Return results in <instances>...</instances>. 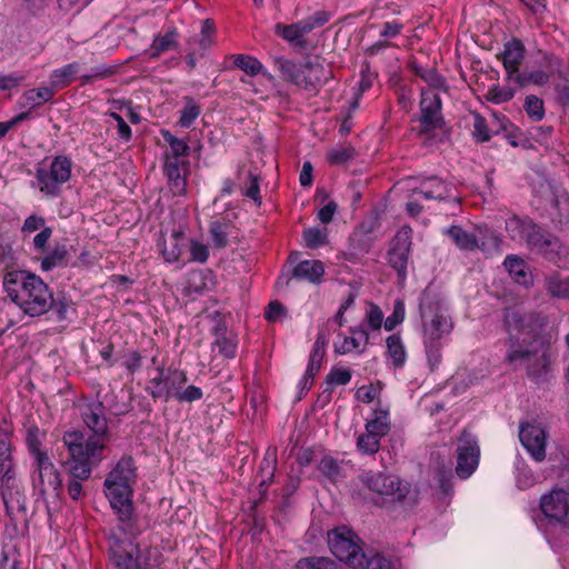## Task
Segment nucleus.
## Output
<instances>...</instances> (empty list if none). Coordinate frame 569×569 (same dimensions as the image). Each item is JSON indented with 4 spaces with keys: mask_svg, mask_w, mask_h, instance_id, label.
Returning <instances> with one entry per match:
<instances>
[{
    "mask_svg": "<svg viewBox=\"0 0 569 569\" xmlns=\"http://www.w3.org/2000/svg\"><path fill=\"white\" fill-rule=\"evenodd\" d=\"M545 244L546 247L542 248L539 253L550 261L560 262L569 254V249L553 234L548 238V241L545 242Z\"/></svg>",
    "mask_w": 569,
    "mask_h": 569,
    "instance_id": "obj_39",
    "label": "nucleus"
},
{
    "mask_svg": "<svg viewBox=\"0 0 569 569\" xmlns=\"http://www.w3.org/2000/svg\"><path fill=\"white\" fill-rule=\"evenodd\" d=\"M519 438L522 446L536 461L546 458V431L540 425L526 423L520 426Z\"/></svg>",
    "mask_w": 569,
    "mask_h": 569,
    "instance_id": "obj_18",
    "label": "nucleus"
},
{
    "mask_svg": "<svg viewBox=\"0 0 569 569\" xmlns=\"http://www.w3.org/2000/svg\"><path fill=\"white\" fill-rule=\"evenodd\" d=\"M305 244L309 249H317L328 241L327 229L317 227L308 228L303 231Z\"/></svg>",
    "mask_w": 569,
    "mask_h": 569,
    "instance_id": "obj_49",
    "label": "nucleus"
},
{
    "mask_svg": "<svg viewBox=\"0 0 569 569\" xmlns=\"http://www.w3.org/2000/svg\"><path fill=\"white\" fill-rule=\"evenodd\" d=\"M259 182V176L250 171L248 173V184L242 190V194L252 199L257 204L261 203Z\"/></svg>",
    "mask_w": 569,
    "mask_h": 569,
    "instance_id": "obj_63",
    "label": "nucleus"
},
{
    "mask_svg": "<svg viewBox=\"0 0 569 569\" xmlns=\"http://www.w3.org/2000/svg\"><path fill=\"white\" fill-rule=\"evenodd\" d=\"M411 233L410 227H402L391 241V247L388 252V263L397 271L401 281L407 277V266L411 249Z\"/></svg>",
    "mask_w": 569,
    "mask_h": 569,
    "instance_id": "obj_14",
    "label": "nucleus"
},
{
    "mask_svg": "<svg viewBox=\"0 0 569 569\" xmlns=\"http://www.w3.org/2000/svg\"><path fill=\"white\" fill-rule=\"evenodd\" d=\"M421 336L426 357L431 370L442 360L443 340L453 330V321L446 306L433 295L425 291L420 300Z\"/></svg>",
    "mask_w": 569,
    "mask_h": 569,
    "instance_id": "obj_2",
    "label": "nucleus"
},
{
    "mask_svg": "<svg viewBox=\"0 0 569 569\" xmlns=\"http://www.w3.org/2000/svg\"><path fill=\"white\" fill-rule=\"evenodd\" d=\"M416 192L427 200H443L450 196V186L439 178H429Z\"/></svg>",
    "mask_w": 569,
    "mask_h": 569,
    "instance_id": "obj_30",
    "label": "nucleus"
},
{
    "mask_svg": "<svg viewBox=\"0 0 569 569\" xmlns=\"http://www.w3.org/2000/svg\"><path fill=\"white\" fill-rule=\"evenodd\" d=\"M162 136L170 146V149L172 151L171 157H177L180 159L181 156H186L189 152V146L186 141L176 138L173 134H171L169 131H163Z\"/></svg>",
    "mask_w": 569,
    "mask_h": 569,
    "instance_id": "obj_61",
    "label": "nucleus"
},
{
    "mask_svg": "<svg viewBox=\"0 0 569 569\" xmlns=\"http://www.w3.org/2000/svg\"><path fill=\"white\" fill-rule=\"evenodd\" d=\"M420 129L419 133H429L440 127L441 100L432 90H422L420 100Z\"/></svg>",
    "mask_w": 569,
    "mask_h": 569,
    "instance_id": "obj_17",
    "label": "nucleus"
},
{
    "mask_svg": "<svg viewBox=\"0 0 569 569\" xmlns=\"http://www.w3.org/2000/svg\"><path fill=\"white\" fill-rule=\"evenodd\" d=\"M68 249L64 244H57L52 251L47 254L42 261L41 267L43 270H51L57 267L67 264Z\"/></svg>",
    "mask_w": 569,
    "mask_h": 569,
    "instance_id": "obj_42",
    "label": "nucleus"
},
{
    "mask_svg": "<svg viewBox=\"0 0 569 569\" xmlns=\"http://www.w3.org/2000/svg\"><path fill=\"white\" fill-rule=\"evenodd\" d=\"M82 420L86 426L92 431V435L87 436L81 431H69L63 436V443L68 436H80L81 449L83 452L89 453L91 458H104L103 451L107 443L108 422L104 415V407L100 401L88 403L82 412Z\"/></svg>",
    "mask_w": 569,
    "mask_h": 569,
    "instance_id": "obj_5",
    "label": "nucleus"
},
{
    "mask_svg": "<svg viewBox=\"0 0 569 569\" xmlns=\"http://www.w3.org/2000/svg\"><path fill=\"white\" fill-rule=\"evenodd\" d=\"M387 359L396 369L402 368L407 361V349L399 333H393L386 339Z\"/></svg>",
    "mask_w": 569,
    "mask_h": 569,
    "instance_id": "obj_29",
    "label": "nucleus"
},
{
    "mask_svg": "<svg viewBox=\"0 0 569 569\" xmlns=\"http://www.w3.org/2000/svg\"><path fill=\"white\" fill-rule=\"evenodd\" d=\"M177 33L174 31L167 32L163 36L154 38L151 49V57H159L162 52L168 51L176 47Z\"/></svg>",
    "mask_w": 569,
    "mask_h": 569,
    "instance_id": "obj_50",
    "label": "nucleus"
},
{
    "mask_svg": "<svg viewBox=\"0 0 569 569\" xmlns=\"http://www.w3.org/2000/svg\"><path fill=\"white\" fill-rule=\"evenodd\" d=\"M456 457L457 466L455 472L459 479L466 480L477 470L480 460L478 439L466 429L458 438Z\"/></svg>",
    "mask_w": 569,
    "mask_h": 569,
    "instance_id": "obj_12",
    "label": "nucleus"
},
{
    "mask_svg": "<svg viewBox=\"0 0 569 569\" xmlns=\"http://www.w3.org/2000/svg\"><path fill=\"white\" fill-rule=\"evenodd\" d=\"M551 233L542 230L539 226L533 222V228H530V231L527 236L526 243L533 250L540 252L542 248L546 247L545 242L548 241V238Z\"/></svg>",
    "mask_w": 569,
    "mask_h": 569,
    "instance_id": "obj_53",
    "label": "nucleus"
},
{
    "mask_svg": "<svg viewBox=\"0 0 569 569\" xmlns=\"http://www.w3.org/2000/svg\"><path fill=\"white\" fill-rule=\"evenodd\" d=\"M361 559V566L355 569H393L395 567V561L391 558L379 552L371 556L362 552Z\"/></svg>",
    "mask_w": 569,
    "mask_h": 569,
    "instance_id": "obj_41",
    "label": "nucleus"
},
{
    "mask_svg": "<svg viewBox=\"0 0 569 569\" xmlns=\"http://www.w3.org/2000/svg\"><path fill=\"white\" fill-rule=\"evenodd\" d=\"M515 96V90L510 87L492 86L489 88L486 97L493 103H503L511 100Z\"/></svg>",
    "mask_w": 569,
    "mask_h": 569,
    "instance_id": "obj_59",
    "label": "nucleus"
},
{
    "mask_svg": "<svg viewBox=\"0 0 569 569\" xmlns=\"http://www.w3.org/2000/svg\"><path fill=\"white\" fill-rule=\"evenodd\" d=\"M158 246L166 262H176L181 257L184 236L180 231H173L168 238H163Z\"/></svg>",
    "mask_w": 569,
    "mask_h": 569,
    "instance_id": "obj_27",
    "label": "nucleus"
},
{
    "mask_svg": "<svg viewBox=\"0 0 569 569\" xmlns=\"http://www.w3.org/2000/svg\"><path fill=\"white\" fill-rule=\"evenodd\" d=\"M44 436L46 433L36 425H31L26 429V442L34 461L40 460L42 457H48L47 452L41 450V443Z\"/></svg>",
    "mask_w": 569,
    "mask_h": 569,
    "instance_id": "obj_36",
    "label": "nucleus"
},
{
    "mask_svg": "<svg viewBox=\"0 0 569 569\" xmlns=\"http://www.w3.org/2000/svg\"><path fill=\"white\" fill-rule=\"evenodd\" d=\"M452 470L449 466H438L436 468V479L445 497H450L453 492Z\"/></svg>",
    "mask_w": 569,
    "mask_h": 569,
    "instance_id": "obj_48",
    "label": "nucleus"
},
{
    "mask_svg": "<svg viewBox=\"0 0 569 569\" xmlns=\"http://www.w3.org/2000/svg\"><path fill=\"white\" fill-rule=\"evenodd\" d=\"M276 68L279 70L281 78L295 86L302 88L303 86V63L296 62L284 57H276L273 59Z\"/></svg>",
    "mask_w": 569,
    "mask_h": 569,
    "instance_id": "obj_25",
    "label": "nucleus"
},
{
    "mask_svg": "<svg viewBox=\"0 0 569 569\" xmlns=\"http://www.w3.org/2000/svg\"><path fill=\"white\" fill-rule=\"evenodd\" d=\"M473 137L485 142L490 140L491 134L495 133L493 124H488L487 120L479 113L473 114Z\"/></svg>",
    "mask_w": 569,
    "mask_h": 569,
    "instance_id": "obj_51",
    "label": "nucleus"
},
{
    "mask_svg": "<svg viewBox=\"0 0 569 569\" xmlns=\"http://www.w3.org/2000/svg\"><path fill=\"white\" fill-rule=\"evenodd\" d=\"M218 349V352L226 359H232L236 356V342L233 339L226 336H219L214 343L213 350Z\"/></svg>",
    "mask_w": 569,
    "mask_h": 569,
    "instance_id": "obj_62",
    "label": "nucleus"
},
{
    "mask_svg": "<svg viewBox=\"0 0 569 569\" xmlns=\"http://www.w3.org/2000/svg\"><path fill=\"white\" fill-rule=\"evenodd\" d=\"M328 545L331 552L340 561L352 568L361 566L362 548L359 537L346 527H339L328 533Z\"/></svg>",
    "mask_w": 569,
    "mask_h": 569,
    "instance_id": "obj_8",
    "label": "nucleus"
},
{
    "mask_svg": "<svg viewBox=\"0 0 569 569\" xmlns=\"http://www.w3.org/2000/svg\"><path fill=\"white\" fill-rule=\"evenodd\" d=\"M209 233L214 248L223 249L237 238V231L231 221L227 219L214 220L209 226Z\"/></svg>",
    "mask_w": 569,
    "mask_h": 569,
    "instance_id": "obj_23",
    "label": "nucleus"
},
{
    "mask_svg": "<svg viewBox=\"0 0 569 569\" xmlns=\"http://www.w3.org/2000/svg\"><path fill=\"white\" fill-rule=\"evenodd\" d=\"M525 110L531 120L540 121L545 116L543 101L537 96H528L525 101Z\"/></svg>",
    "mask_w": 569,
    "mask_h": 569,
    "instance_id": "obj_57",
    "label": "nucleus"
},
{
    "mask_svg": "<svg viewBox=\"0 0 569 569\" xmlns=\"http://www.w3.org/2000/svg\"><path fill=\"white\" fill-rule=\"evenodd\" d=\"M6 477H16L11 459V443L8 432L0 433V480Z\"/></svg>",
    "mask_w": 569,
    "mask_h": 569,
    "instance_id": "obj_35",
    "label": "nucleus"
},
{
    "mask_svg": "<svg viewBox=\"0 0 569 569\" xmlns=\"http://www.w3.org/2000/svg\"><path fill=\"white\" fill-rule=\"evenodd\" d=\"M546 290L552 297L569 299V277L551 274L546 278Z\"/></svg>",
    "mask_w": 569,
    "mask_h": 569,
    "instance_id": "obj_40",
    "label": "nucleus"
},
{
    "mask_svg": "<svg viewBox=\"0 0 569 569\" xmlns=\"http://www.w3.org/2000/svg\"><path fill=\"white\" fill-rule=\"evenodd\" d=\"M214 286L213 274L209 270L192 271L188 276L186 289L189 293H204Z\"/></svg>",
    "mask_w": 569,
    "mask_h": 569,
    "instance_id": "obj_31",
    "label": "nucleus"
},
{
    "mask_svg": "<svg viewBox=\"0 0 569 569\" xmlns=\"http://www.w3.org/2000/svg\"><path fill=\"white\" fill-rule=\"evenodd\" d=\"M2 499L7 513L17 520L27 517V496L20 481L16 477H6L0 483Z\"/></svg>",
    "mask_w": 569,
    "mask_h": 569,
    "instance_id": "obj_15",
    "label": "nucleus"
},
{
    "mask_svg": "<svg viewBox=\"0 0 569 569\" xmlns=\"http://www.w3.org/2000/svg\"><path fill=\"white\" fill-rule=\"evenodd\" d=\"M80 72V64L78 62L68 63L59 69H56L50 74V83L52 88H64L70 84Z\"/></svg>",
    "mask_w": 569,
    "mask_h": 569,
    "instance_id": "obj_34",
    "label": "nucleus"
},
{
    "mask_svg": "<svg viewBox=\"0 0 569 569\" xmlns=\"http://www.w3.org/2000/svg\"><path fill=\"white\" fill-rule=\"evenodd\" d=\"M387 409H376L375 417L366 423V431L379 438L385 437L390 430Z\"/></svg>",
    "mask_w": 569,
    "mask_h": 569,
    "instance_id": "obj_38",
    "label": "nucleus"
},
{
    "mask_svg": "<svg viewBox=\"0 0 569 569\" xmlns=\"http://www.w3.org/2000/svg\"><path fill=\"white\" fill-rule=\"evenodd\" d=\"M188 164L187 161L177 157H167L166 159L164 172L173 196H184L187 193Z\"/></svg>",
    "mask_w": 569,
    "mask_h": 569,
    "instance_id": "obj_20",
    "label": "nucleus"
},
{
    "mask_svg": "<svg viewBox=\"0 0 569 569\" xmlns=\"http://www.w3.org/2000/svg\"><path fill=\"white\" fill-rule=\"evenodd\" d=\"M54 96L52 87H40L26 91L22 96L23 106L30 109L40 107L50 101Z\"/></svg>",
    "mask_w": 569,
    "mask_h": 569,
    "instance_id": "obj_37",
    "label": "nucleus"
},
{
    "mask_svg": "<svg viewBox=\"0 0 569 569\" xmlns=\"http://www.w3.org/2000/svg\"><path fill=\"white\" fill-rule=\"evenodd\" d=\"M136 467L131 457H122L104 480V492L119 520L124 522L132 516V483Z\"/></svg>",
    "mask_w": 569,
    "mask_h": 569,
    "instance_id": "obj_4",
    "label": "nucleus"
},
{
    "mask_svg": "<svg viewBox=\"0 0 569 569\" xmlns=\"http://www.w3.org/2000/svg\"><path fill=\"white\" fill-rule=\"evenodd\" d=\"M199 114L200 107L192 99H187L186 106L180 111V126L183 128H189L199 117Z\"/></svg>",
    "mask_w": 569,
    "mask_h": 569,
    "instance_id": "obj_58",
    "label": "nucleus"
},
{
    "mask_svg": "<svg viewBox=\"0 0 569 569\" xmlns=\"http://www.w3.org/2000/svg\"><path fill=\"white\" fill-rule=\"evenodd\" d=\"M525 48L518 40H512L505 44L501 53L502 63L508 73V79L513 80L519 72V66L523 59Z\"/></svg>",
    "mask_w": 569,
    "mask_h": 569,
    "instance_id": "obj_22",
    "label": "nucleus"
},
{
    "mask_svg": "<svg viewBox=\"0 0 569 569\" xmlns=\"http://www.w3.org/2000/svg\"><path fill=\"white\" fill-rule=\"evenodd\" d=\"M365 321L371 330H379L381 326H385L383 312L377 306L371 303L366 312Z\"/></svg>",
    "mask_w": 569,
    "mask_h": 569,
    "instance_id": "obj_64",
    "label": "nucleus"
},
{
    "mask_svg": "<svg viewBox=\"0 0 569 569\" xmlns=\"http://www.w3.org/2000/svg\"><path fill=\"white\" fill-rule=\"evenodd\" d=\"M72 162L66 156H57L50 162H40L36 169L34 187L47 197L60 194L61 187L71 177Z\"/></svg>",
    "mask_w": 569,
    "mask_h": 569,
    "instance_id": "obj_7",
    "label": "nucleus"
},
{
    "mask_svg": "<svg viewBox=\"0 0 569 569\" xmlns=\"http://www.w3.org/2000/svg\"><path fill=\"white\" fill-rule=\"evenodd\" d=\"M503 264L516 282L526 287L531 284L532 277L528 272L527 264L522 259L517 256H508Z\"/></svg>",
    "mask_w": 569,
    "mask_h": 569,
    "instance_id": "obj_33",
    "label": "nucleus"
},
{
    "mask_svg": "<svg viewBox=\"0 0 569 569\" xmlns=\"http://www.w3.org/2000/svg\"><path fill=\"white\" fill-rule=\"evenodd\" d=\"M530 228L533 221L527 217L512 216L506 220V231L513 241H526Z\"/></svg>",
    "mask_w": 569,
    "mask_h": 569,
    "instance_id": "obj_32",
    "label": "nucleus"
},
{
    "mask_svg": "<svg viewBox=\"0 0 569 569\" xmlns=\"http://www.w3.org/2000/svg\"><path fill=\"white\" fill-rule=\"evenodd\" d=\"M318 470L332 482L343 477L341 463L332 457H323L318 465Z\"/></svg>",
    "mask_w": 569,
    "mask_h": 569,
    "instance_id": "obj_43",
    "label": "nucleus"
},
{
    "mask_svg": "<svg viewBox=\"0 0 569 569\" xmlns=\"http://www.w3.org/2000/svg\"><path fill=\"white\" fill-rule=\"evenodd\" d=\"M118 71L117 66L99 64L91 69L89 73L79 77L82 84H90L97 80L106 79Z\"/></svg>",
    "mask_w": 569,
    "mask_h": 569,
    "instance_id": "obj_46",
    "label": "nucleus"
},
{
    "mask_svg": "<svg viewBox=\"0 0 569 569\" xmlns=\"http://www.w3.org/2000/svg\"><path fill=\"white\" fill-rule=\"evenodd\" d=\"M332 78V70L320 57L308 58L303 62V86L307 91H317Z\"/></svg>",
    "mask_w": 569,
    "mask_h": 569,
    "instance_id": "obj_19",
    "label": "nucleus"
},
{
    "mask_svg": "<svg viewBox=\"0 0 569 569\" xmlns=\"http://www.w3.org/2000/svg\"><path fill=\"white\" fill-rule=\"evenodd\" d=\"M274 32L276 34H278L279 37H281L290 43H295L300 47L305 44L303 37L301 36L296 23L289 26L283 23H277L274 26Z\"/></svg>",
    "mask_w": 569,
    "mask_h": 569,
    "instance_id": "obj_47",
    "label": "nucleus"
},
{
    "mask_svg": "<svg viewBox=\"0 0 569 569\" xmlns=\"http://www.w3.org/2000/svg\"><path fill=\"white\" fill-rule=\"evenodd\" d=\"M233 63L236 67H238L249 76H257L259 73H263L262 63L254 57L246 54H236L233 56Z\"/></svg>",
    "mask_w": 569,
    "mask_h": 569,
    "instance_id": "obj_44",
    "label": "nucleus"
},
{
    "mask_svg": "<svg viewBox=\"0 0 569 569\" xmlns=\"http://www.w3.org/2000/svg\"><path fill=\"white\" fill-rule=\"evenodd\" d=\"M361 481L387 501H401L409 493V483L392 475L369 471L361 476Z\"/></svg>",
    "mask_w": 569,
    "mask_h": 569,
    "instance_id": "obj_11",
    "label": "nucleus"
},
{
    "mask_svg": "<svg viewBox=\"0 0 569 569\" xmlns=\"http://www.w3.org/2000/svg\"><path fill=\"white\" fill-rule=\"evenodd\" d=\"M3 287L11 301L30 317L44 315L53 305V296L47 283L36 274L9 272L4 277Z\"/></svg>",
    "mask_w": 569,
    "mask_h": 569,
    "instance_id": "obj_3",
    "label": "nucleus"
},
{
    "mask_svg": "<svg viewBox=\"0 0 569 569\" xmlns=\"http://www.w3.org/2000/svg\"><path fill=\"white\" fill-rule=\"evenodd\" d=\"M138 553V548L132 545L111 549L108 569H139Z\"/></svg>",
    "mask_w": 569,
    "mask_h": 569,
    "instance_id": "obj_24",
    "label": "nucleus"
},
{
    "mask_svg": "<svg viewBox=\"0 0 569 569\" xmlns=\"http://www.w3.org/2000/svg\"><path fill=\"white\" fill-rule=\"evenodd\" d=\"M380 439L381 438L366 431L358 437L357 449L363 455H373L378 452L380 448Z\"/></svg>",
    "mask_w": 569,
    "mask_h": 569,
    "instance_id": "obj_54",
    "label": "nucleus"
},
{
    "mask_svg": "<svg viewBox=\"0 0 569 569\" xmlns=\"http://www.w3.org/2000/svg\"><path fill=\"white\" fill-rule=\"evenodd\" d=\"M187 373L178 369H163V383L168 390L169 399L173 398L178 402H192L203 397L202 390L193 385L187 386Z\"/></svg>",
    "mask_w": 569,
    "mask_h": 569,
    "instance_id": "obj_13",
    "label": "nucleus"
},
{
    "mask_svg": "<svg viewBox=\"0 0 569 569\" xmlns=\"http://www.w3.org/2000/svg\"><path fill=\"white\" fill-rule=\"evenodd\" d=\"M539 69L531 71H523L517 73L515 81L520 87L528 84L543 86L548 83L550 76L561 68V60L548 52H540V59L538 61Z\"/></svg>",
    "mask_w": 569,
    "mask_h": 569,
    "instance_id": "obj_16",
    "label": "nucleus"
},
{
    "mask_svg": "<svg viewBox=\"0 0 569 569\" xmlns=\"http://www.w3.org/2000/svg\"><path fill=\"white\" fill-rule=\"evenodd\" d=\"M369 342V333L365 327L358 326L350 328V336L342 337L336 342L335 351L339 355H346L352 351L363 352Z\"/></svg>",
    "mask_w": 569,
    "mask_h": 569,
    "instance_id": "obj_21",
    "label": "nucleus"
},
{
    "mask_svg": "<svg viewBox=\"0 0 569 569\" xmlns=\"http://www.w3.org/2000/svg\"><path fill=\"white\" fill-rule=\"evenodd\" d=\"M325 268L319 260H303L299 262L293 269V278L298 280H307L311 283H320Z\"/></svg>",
    "mask_w": 569,
    "mask_h": 569,
    "instance_id": "obj_28",
    "label": "nucleus"
},
{
    "mask_svg": "<svg viewBox=\"0 0 569 569\" xmlns=\"http://www.w3.org/2000/svg\"><path fill=\"white\" fill-rule=\"evenodd\" d=\"M36 471L33 475V487L39 492L49 508L56 505L61 495V479L58 470L49 457H42L34 461Z\"/></svg>",
    "mask_w": 569,
    "mask_h": 569,
    "instance_id": "obj_9",
    "label": "nucleus"
},
{
    "mask_svg": "<svg viewBox=\"0 0 569 569\" xmlns=\"http://www.w3.org/2000/svg\"><path fill=\"white\" fill-rule=\"evenodd\" d=\"M405 303L401 300H396L392 313L385 320V329L387 331H392L405 320Z\"/></svg>",
    "mask_w": 569,
    "mask_h": 569,
    "instance_id": "obj_60",
    "label": "nucleus"
},
{
    "mask_svg": "<svg viewBox=\"0 0 569 569\" xmlns=\"http://www.w3.org/2000/svg\"><path fill=\"white\" fill-rule=\"evenodd\" d=\"M297 569H336V563L326 557H308L298 561Z\"/></svg>",
    "mask_w": 569,
    "mask_h": 569,
    "instance_id": "obj_56",
    "label": "nucleus"
},
{
    "mask_svg": "<svg viewBox=\"0 0 569 569\" xmlns=\"http://www.w3.org/2000/svg\"><path fill=\"white\" fill-rule=\"evenodd\" d=\"M416 73L423 79L431 88L437 90H447V82L435 69H416Z\"/></svg>",
    "mask_w": 569,
    "mask_h": 569,
    "instance_id": "obj_55",
    "label": "nucleus"
},
{
    "mask_svg": "<svg viewBox=\"0 0 569 569\" xmlns=\"http://www.w3.org/2000/svg\"><path fill=\"white\" fill-rule=\"evenodd\" d=\"M80 440V436L77 435L66 438V447L69 452V459L64 463L69 477L67 489L73 500L81 498L82 482L90 478L93 467L103 460V458H91L89 453L83 452Z\"/></svg>",
    "mask_w": 569,
    "mask_h": 569,
    "instance_id": "obj_6",
    "label": "nucleus"
},
{
    "mask_svg": "<svg viewBox=\"0 0 569 569\" xmlns=\"http://www.w3.org/2000/svg\"><path fill=\"white\" fill-rule=\"evenodd\" d=\"M158 376L150 379L147 391L153 399L169 400L168 390L163 383V367L157 368Z\"/></svg>",
    "mask_w": 569,
    "mask_h": 569,
    "instance_id": "obj_52",
    "label": "nucleus"
},
{
    "mask_svg": "<svg viewBox=\"0 0 569 569\" xmlns=\"http://www.w3.org/2000/svg\"><path fill=\"white\" fill-rule=\"evenodd\" d=\"M539 509L549 523L569 529V489L553 487L540 497Z\"/></svg>",
    "mask_w": 569,
    "mask_h": 569,
    "instance_id": "obj_10",
    "label": "nucleus"
},
{
    "mask_svg": "<svg viewBox=\"0 0 569 569\" xmlns=\"http://www.w3.org/2000/svg\"><path fill=\"white\" fill-rule=\"evenodd\" d=\"M356 157L355 148L351 146H340L332 148L327 153V159L332 166L346 164Z\"/></svg>",
    "mask_w": 569,
    "mask_h": 569,
    "instance_id": "obj_45",
    "label": "nucleus"
},
{
    "mask_svg": "<svg viewBox=\"0 0 569 569\" xmlns=\"http://www.w3.org/2000/svg\"><path fill=\"white\" fill-rule=\"evenodd\" d=\"M447 234L461 250L472 251L477 248L481 249L482 251L489 250L487 243L483 240L480 242L479 239L473 233L463 230L459 226L450 227L447 230Z\"/></svg>",
    "mask_w": 569,
    "mask_h": 569,
    "instance_id": "obj_26",
    "label": "nucleus"
},
{
    "mask_svg": "<svg viewBox=\"0 0 569 569\" xmlns=\"http://www.w3.org/2000/svg\"><path fill=\"white\" fill-rule=\"evenodd\" d=\"M505 325L509 335L507 362L513 367H523L530 375L546 369L549 361L548 348L537 339L531 318L509 309L505 315Z\"/></svg>",
    "mask_w": 569,
    "mask_h": 569,
    "instance_id": "obj_1",
    "label": "nucleus"
}]
</instances>
